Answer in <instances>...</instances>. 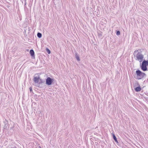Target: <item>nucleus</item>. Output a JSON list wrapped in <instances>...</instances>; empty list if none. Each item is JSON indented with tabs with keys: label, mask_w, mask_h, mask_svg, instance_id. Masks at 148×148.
<instances>
[{
	"label": "nucleus",
	"mask_w": 148,
	"mask_h": 148,
	"mask_svg": "<svg viewBox=\"0 0 148 148\" xmlns=\"http://www.w3.org/2000/svg\"><path fill=\"white\" fill-rule=\"evenodd\" d=\"M136 78L138 79H140L143 78L146 74L145 73L142 72L139 70H138L136 71Z\"/></svg>",
	"instance_id": "obj_1"
},
{
	"label": "nucleus",
	"mask_w": 148,
	"mask_h": 148,
	"mask_svg": "<svg viewBox=\"0 0 148 148\" xmlns=\"http://www.w3.org/2000/svg\"><path fill=\"white\" fill-rule=\"evenodd\" d=\"M34 81L36 83H38L39 84H41L44 83L43 80L40 78L39 76H35L34 77Z\"/></svg>",
	"instance_id": "obj_2"
},
{
	"label": "nucleus",
	"mask_w": 148,
	"mask_h": 148,
	"mask_svg": "<svg viewBox=\"0 0 148 148\" xmlns=\"http://www.w3.org/2000/svg\"><path fill=\"white\" fill-rule=\"evenodd\" d=\"M148 65V62L147 61L144 60L142 62V65L141 66V69L144 71L147 70V66Z\"/></svg>",
	"instance_id": "obj_3"
},
{
	"label": "nucleus",
	"mask_w": 148,
	"mask_h": 148,
	"mask_svg": "<svg viewBox=\"0 0 148 148\" xmlns=\"http://www.w3.org/2000/svg\"><path fill=\"white\" fill-rule=\"evenodd\" d=\"M136 60L139 61L141 62L143 61L144 56H143L140 53L138 52L136 55Z\"/></svg>",
	"instance_id": "obj_4"
},
{
	"label": "nucleus",
	"mask_w": 148,
	"mask_h": 148,
	"mask_svg": "<svg viewBox=\"0 0 148 148\" xmlns=\"http://www.w3.org/2000/svg\"><path fill=\"white\" fill-rule=\"evenodd\" d=\"M54 79L50 77H48L46 79V84L48 86L51 85L53 82Z\"/></svg>",
	"instance_id": "obj_5"
},
{
	"label": "nucleus",
	"mask_w": 148,
	"mask_h": 148,
	"mask_svg": "<svg viewBox=\"0 0 148 148\" xmlns=\"http://www.w3.org/2000/svg\"><path fill=\"white\" fill-rule=\"evenodd\" d=\"M135 90L136 92L140 91L141 90V88L140 87V85L136 88H135Z\"/></svg>",
	"instance_id": "obj_6"
},
{
	"label": "nucleus",
	"mask_w": 148,
	"mask_h": 148,
	"mask_svg": "<svg viewBox=\"0 0 148 148\" xmlns=\"http://www.w3.org/2000/svg\"><path fill=\"white\" fill-rule=\"evenodd\" d=\"M75 58H76L77 60L78 61H80V59H79V56L78 55V54H77V53H75Z\"/></svg>",
	"instance_id": "obj_7"
},
{
	"label": "nucleus",
	"mask_w": 148,
	"mask_h": 148,
	"mask_svg": "<svg viewBox=\"0 0 148 148\" xmlns=\"http://www.w3.org/2000/svg\"><path fill=\"white\" fill-rule=\"evenodd\" d=\"M30 53L31 56H34V52L33 50L31 49L30 50Z\"/></svg>",
	"instance_id": "obj_8"
},
{
	"label": "nucleus",
	"mask_w": 148,
	"mask_h": 148,
	"mask_svg": "<svg viewBox=\"0 0 148 148\" xmlns=\"http://www.w3.org/2000/svg\"><path fill=\"white\" fill-rule=\"evenodd\" d=\"M112 135H113V139H114V140H115V141L116 142L118 143V141H117V138H116V137L115 136V135H114V134H112Z\"/></svg>",
	"instance_id": "obj_9"
},
{
	"label": "nucleus",
	"mask_w": 148,
	"mask_h": 148,
	"mask_svg": "<svg viewBox=\"0 0 148 148\" xmlns=\"http://www.w3.org/2000/svg\"><path fill=\"white\" fill-rule=\"evenodd\" d=\"M139 85H140L139 84L138 82H136L134 84V87H135L136 86H138Z\"/></svg>",
	"instance_id": "obj_10"
},
{
	"label": "nucleus",
	"mask_w": 148,
	"mask_h": 148,
	"mask_svg": "<svg viewBox=\"0 0 148 148\" xmlns=\"http://www.w3.org/2000/svg\"><path fill=\"white\" fill-rule=\"evenodd\" d=\"M37 36L39 38H40L42 37V34L40 33H38L37 34Z\"/></svg>",
	"instance_id": "obj_11"
},
{
	"label": "nucleus",
	"mask_w": 148,
	"mask_h": 148,
	"mask_svg": "<svg viewBox=\"0 0 148 148\" xmlns=\"http://www.w3.org/2000/svg\"><path fill=\"white\" fill-rule=\"evenodd\" d=\"M7 148H17V147L15 146L12 147L11 146H10L8 147H7Z\"/></svg>",
	"instance_id": "obj_12"
},
{
	"label": "nucleus",
	"mask_w": 148,
	"mask_h": 148,
	"mask_svg": "<svg viewBox=\"0 0 148 148\" xmlns=\"http://www.w3.org/2000/svg\"><path fill=\"white\" fill-rule=\"evenodd\" d=\"M116 35H120V31H117L116 32Z\"/></svg>",
	"instance_id": "obj_13"
},
{
	"label": "nucleus",
	"mask_w": 148,
	"mask_h": 148,
	"mask_svg": "<svg viewBox=\"0 0 148 148\" xmlns=\"http://www.w3.org/2000/svg\"><path fill=\"white\" fill-rule=\"evenodd\" d=\"M29 89L31 92L32 91V89L31 87H30L29 88Z\"/></svg>",
	"instance_id": "obj_14"
},
{
	"label": "nucleus",
	"mask_w": 148,
	"mask_h": 148,
	"mask_svg": "<svg viewBox=\"0 0 148 148\" xmlns=\"http://www.w3.org/2000/svg\"><path fill=\"white\" fill-rule=\"evenodd\" d=\"M47 49L48 50V51H47L48 53H49V54L50 53V51L48 49Z\"/></svg>",
	"instance_id": "obj_15"
},
{
	"label": "nucleus",
	"mask_w": 148,
	"mask_h": 148,
	"mask_svg": "<svg viewBox=\"0 0 148 148\" xmlns=\"http://www.w3.org/2000/svg\"><path fill=\"white\" fill-rule=\"evenodd\" d=\"M26 5V2H25L24 6H25Z\"/></svg>",
	"instance_id": "obj_16"
},
{
	"label": "nucleus",
	"mask_w": 148,
	"mask_h": 148,
	"mask_svg": "<svg viewBox=\"0 0 148 148\" xmlns=\"http://www.w3.org/2000/svg\"><path fill=\"white\" fill-rule=\"evenodd\" d=\"M25 2H26L27 0H24Z\"/></svg>",
	"instance_id": "obj_17"
},
{
	"label": "nucleus",
	"mask_w": 148,
	"mask_h": 148,
	"mask_svg": "<svg viewBox=\"0 0 148 148\" xmlns=\"http://www.w3.org/2000/svg\"><path fill=\"white\" fill-rule=\"evenodd\" d=\"M136 52V51H135V52H135H135Z\"/></svg>",
	"instance_id": "obj_18"
}]
</instances>
